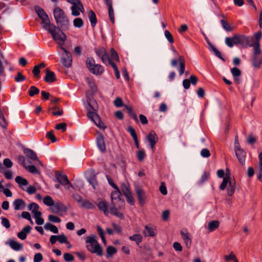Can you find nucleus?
Here are the masks:
<instances>
[{"label":"nucleus","mask_w":262,"mask_h":262,"mask_svg":"<svg viewBox=\"0 0 262 262\" xmlns=\"http://www.w3.org/2000/svg\"><path fill=\"white\" fill-rule=\"evenodd\" d=\"M1 219L2 220V225L4 227H5L7 229H8L10 227L11 225L8 219L3 216H2L1 217Z\"/></svg>","instance_id":"obj_54"},{"label":"nucleus","mask_w":262,"mask_h":262,"mask_svg":"<svg viewBox=\"0 0 262 262\" xmlns=\"http://www.w3.org/2000/svg\"><path fill=\"white\" fill-rule=\"evenodd\" d=\"M13 205L14 210H18L20 209H23L25 207L26 204L23 199H17L14 201Z\"/></svg>","instance_id":"obj_24"},{"label":"nucleus","mask_w":262,"mask_h":262,"mask_svg":"<svg viewBox=\"0 0 262 262\" xmlns=\"http://www.w3.org/2000/svg\"><path fill=\"white\" fill-rule=\"evenodd\" d=\"M24 154L30 159L33 161H39L36 154L33 150L30 148H24L23 150Z\"/></svg>","instance_id":"obj_20"},{"label":"nucleus","mask_w":262,"mask_h":262,"mask_svg":"<svg viewBox=\"0 0 262 262\" xmlns=\"http://www.w3.org/2000/svg\"><path fill=\"white\" fill-rule=\"evenodd\" d=\"M97 231L99 236L101 238L102 242L105 244L106 241L104 237V232L102 228L100 226H97Z\"/></svg>","instance_id":"obj_50"},{"label":"nucleus","mask_w":262,"mask_h":262,"mask_svg":"<svg viewBox=\"0 0 262 262\" xmlns=\"http://www.w3.org/2000/svg\"><path fill=\"white\" fill-rule=\"evenodd\" d=\"M94 51L96 55L101 59L104 63L107 62V59L109 57L107 50L103 47L95 48Z\"/></svg>","instance_id":"obj_12"},{"label":"nucleus","mask_w":262,"mask_h":262,"mask_svg":"<svg viewBox=\"0 0 262 262\" xmlns=\"http://www.w3.org/2000/svg\"><path fill=\"white\" fill-rule=\"evenodd\" d=\"M31 229V227L29 225L25 226L20 232L17 233V237L21 240L25 239L27 237V234L30 232Z\"/></svg>","instance_id":"obj_21"},{"label":"nucleus","mask_w":262,"mask_h":262,"mask_svg":"<svg viewBox=\"0 0 262 262\" xmlns=\"http://www.w3.org/2000/svg\"><path fill=\"white\" fill-rule=\"evenodd\" d=\"M129 240L132 241L136 242L137 245L139 246L140 244L143 240V237L141 234H134V235L129 237Z\"/></svg>","instance_id":"obj_32"},{"label":"nucleus","mask_w":262,"mask_h":262,"mask_svg":"<svg viewBox=\"0 0 262 262\" xmlns=\"http://www.w3.org/2000/svg\"><path fill=\"white\" fill-rule=\"evenodd\" d=\"M56 23L57 26L51 24L50 26L51 30H55V39H53L56 41H60L64 42L67 39V36L63 31H66L69 29V20L67 16H65L60 18L58 22Z\"/></svg>","instance_id":"obj_1"},{"label":"nucleus","mask_w":262,"mask_h":262,"mask_svg":"<svg viewBox=\"0 0 262 262\" xmlns=\"http://www.w3.org/2000/svg\"><path fill=\"white\" fill-rule=\"evenodd\" d=\"M210 173L206 171H205L203 174L202 175L200 180L198 182L199 184H202L206 181L208 178H209Z\"/></svg>","instance_id":"obj_43"},{"label":"nucleus","mask_w":262,"mask_h":262,"mask_svg":"<svg viewBox=\"0 0 262 262\" xmlns=\"http://www.w3.org/2000/svg\"><path fill=\"white\" fill-rule=\"evenodd\" d=\"M159 190L163 195H165L167 194V188L164 182H162L161 183Z\"/></svg>","instance_id":"obj_60"},{"label":"nucleus","mask_w":262,"mask_h":262,"mask_svg":"<svg viewBox=\"0 0 262 262\" xmlns=\"http://www.w3.org/2000/svg\"><path fill=\"white\" fill-rule=\"evenodd\" d=\"M44 81L47 83H53L56 80V75L54 72L50 71L49 69H46V76Z\"/></svg>","instance_id":"obj_18"},{"label":"nucleus","mask_w":262,"mask_h":262,"mask_svg":"<svg viewBox=\"0 0 262 262\" xmlns=\"http://www.w3.org/2000/svg\"><path fill=\"white\" fill-rule=\"evenodd\" d=\"M120 207L119 205H116V206H111L110 208V213L115 216L119 218L121 220H124V216L123 214L119 211L118 210H121L122 209H124L125 208V206L124 207H120V208H119Z\"/></svg>","instance_id":"obj_15"},{"label":"nucleus","mask_w":262,"mask_h":262,"mask_svg":"<svg viewBox=\"0 0 262 262\" xmlns=\"http://www.w3.org/2000/svg\"><path fill=\"white\" fill-rule=\"evenodd\" d=\"M43 202L45 205L47 206H52V205H54V202L51 196L47 195L46 196L43 200Z\"/></svg>","instance_id":"obj_36"},{"label":"nucleus","mask_w":262,"mask_h":262,"mask_svg":"<svg viewBox=\"0 0 262 262\" xmlns=\"http://www.w3.org/2000/svg\"><path fill=\"white\" fill-rule=\"evenodd\" d=\"M83 21L80 17L76 18L73 20V25L75 27L80 28L83 26Z\"/></svg>","instance_id":"obj_37"},{"label":"nucleus","mask_w":262,"mask_h":262,"mask_svg":"<svg viewBox=\"0 0 262 262\" xmlns=\"http://www.w3.org/2000/svg\"><path fill=\"white\" fill-rule=\"evenodd\" d=\"M58 241L61 244H69L67 237L63 234L57 235Z\"/></svg>","instance_id":"obj_48"},{"label":"nucleus","mask_w":262,"mask_h":262,"mask_svg":"<svg viewBox=\"0 0 262 262\" xmlns=\"http://www.w3.org/2000/svg\"><path fill=\"white\" fill-rule=\"evenodd\" d=\"M97 173L93 169H91L88 172V176L86 177L87 181L90 184L92 185L94 189H96L98 186V181L97 180Z\"/></svg>","instance_id":"obj_10"},{"label":"nucleus","mask_w":262,"mask_h":262,"mask_svg":"<svg viewBox=\"0 0 262 262\" xmlns=\"http://www.w3.org/2000/svg\"><path fill=\"white\" fill-rule=\"evenodd\" d=\"M181 238L184 241L187 248L189 249L191 246L192 239L189 233L184 232L183 230H181Z\"/></svg>","instance_id":"obj_17"},{"label":"nucleus","mask_w":262,"mask_h":262,"mask_svg":"<svg viewBox=\"0 0 262 262\" xmlns=\"http://www.w3.org/2000/svg\"><path fill=\"white\" fill-rule=\"evenodd\" d=\"M88 84L92 91V97L97 92V88L95 83L93 81H89Z\"/></svg>","instance_id":"obj_44"},{"label":"nucleus","mask_w":262,"mask_h":262,"mask_svg":"<svg viewBox=\"0 0 262 262\" xmlns=\"http://www.w3.org/2000/svg\"><path fill=\"white\" fill-rule=\"evenodd\" d=\"M25 169L33 174H39L40 171L37 169L35 165L25 166Z\"/></svg>","instance_id":"obj_40"},{"label":"nucleus","mask_w":262,"mask_h":262,"mask_svg":"<svg viewBox=\"0 0 262 262\" xmlns=\"http://www.w3.org/2000/svg\"><path fill=\"white\" fill-rule=\"evenodd\" d=\"M255 40L253 38L251 37L250 38V42H259L260 39H261L262 37V32L261 31H259L258 32H256L255 35Z\"/></svg>","instance_id":"obj_45"},{"label":"nucleus","mask_w":262,"mask_h":262,"mask_svg":"<svg viewBox=\"0 0 262 262\" xmlns=\"http://www.w3.org/2000/svg\"><path fill=\"white\" fill-rule=\"evenodd\" d=\"M164 34L165 37L170 43H172L173 42L174 40L172 35L168 30H166L164 32Z\"/></svg>","instance_id":"obj_59"},{"label":"nucleus","mask_w":262,"mask_h":262,"mask_svg":"<svg viewBox=\"0 0 262 262\" xmlns=\"http://www.w3.org/2000/svg\"><path fill=\"white\" fill-rule=\"evenodd\" d=\"M15 180L20 187H22L23 186H26L28 184V181L21 176H17L15 178Z\"/></svg>","instance_id":"obj_34"},{"label":"nucleus","mask_w":262,"mask_h":262,"mask_svg":"<svg viewBox=\"0 0 262 262\" xmlns=\"http://www.w3.org/2000/svg\"><path fill=\"white\" fill-rule=\"evenodd\" d=\"M114 104L117 107H121L124 106L122 99L120 97H117L114 101Z\"/></svg>","instance_id":"obj_55"},{"label":"nucleus","mask_w":262,"mask_h":262,"mask_svg":"<svg viewBox=\"0 0 262 262\" xmlns=\"http://www.w3.org/2000/svg\"><path fill=\"white\" fill-rule=\"evenodd\" d=\"M3 173L5 178L8 180H11L13 178L12 172L11 170L6 171L5 168L3 170V172H1Z\"/></svg>","instance_id":"obj_61"},{"label":"nucleus","mask_w":262,"mask_h":262,"mask_svg":"<svg viewBox=\"0 0 262 262\" xmlns=\"http://www.w3.org/2000/svg\"><path fill=\"white\" fill-rule=\"evenodd\" d=\"M87 98L89 106L92 110L87 108V117L93 121L98 127L104 130L106 128V126L104 125L99 115L96 113L98 108L97 101L95 100L92 99L90 96H87Z\"/></svg>","instance_id":"obj_2"},{"label":"nucleus","mask_w":262,"mask_h":262,"mask_svg":"<svg viewBox=\"0 0 262 262\" xmlns=\"http://www.w3.org/2000/svg\"><path fill=\"white\" fill-rule=\"evenodd\" d=\"M225 43L230 48H232L235 45L245 49L249 47L251 43L250 37L243 34H236L232 37H227Z\"/></svg>","instance_id":"obj_3"},{"label":"nucleus","mask_w":262,"mask_h":262,"mask_svg":"<svg viewBox=\"0 0 262 262\" xmlns=\"http://www.w3.org/2000/svg\"><path fill=\"white\" fill-rule=\"evenodd\" d=\"M0 125L3 129H7L8 122L6 120L1 108H0Z\"/></svg>","instance_id":"obj_30"},{"label":"nucleus","mask_w":262,"mask_h":262,"mask_svg":"<svg viewBox=\"0 0 262 262\" xmlns=\"http://www.w3.org/2000/svg\"><path fill=\"white\" fill-rule=\"evenodd\" d=\"M111 193V206L119 205L120 207L125 206V201L122 197L121 192L119 188L115 189Z\"/></svg>","instance_id":"obj_7"},{"label":"nucleus","mask_w":262,"mask_h":262,"mask_svg":"<svg viewBox=\"0 0 262 262\" xmlns=\"http://www.w3.org/2000/svg\"><path fill=\"white\" fill-rule=\"evenodd\" d=\"M9 246L15 251H19L23 249V246L21 244L13 239L9 240Z\"/></svg>","instance_id":"obj_29"},{"label":"nucleus","mask_w":262,"mask_h":262,"mask_svg":"<svg viewBox=\"0 0 262 262\" xmlns=\"http://www.w3.org/2000/svg\"><path fill=\"white\" fill-rule=\"evenodd\" d=\"M220 225V222L217 220L212 221L209 222L208 225V230L212 232L217 229Z\"/></svg>","instance_id":"obj_33"},{"label":"nucleus","mask_w":262,"mask_h":262,"mask_svg":"<svg viewBox=\"0 0 262 262\" xmlns=\"http://www.w3.org/2000/svg\"><path fill=\"white\" fill-rule=\"evenodd\" d=\"M81 206L82 207L85 208L87 209H93L95 207L94 205L91 202H90L89 200H84L82 202Z\"/></svg>","instance_id":"obj_38"},{"label":"nucleus","mask_w":262,"mask_h":262,"mask_svg":"<svg viewBox=\"0 0 262 262\" xmlns=\"http://www.w3.org/2000/svg\"><path fill=\"white\" fill-rule=\"evenodd\" d=\"M95 60L92 57H88L86 60V67L90 71V69L93 68L94 66H95Z\"/></svg>","instance_id":"obj_39"},{"label":"nucleus","mask_w":262,"mask_h":262,"mask_svg":"<svg viewBox=\"0 0 262 262\" xmlns=\"http://www.w3.org/2000/svg\"><path fill=\"white\" fill-rule=\"evenodd\" d=\"M121 191L124 195H126L131 193L129 187L125 184H123L121 185Z\"/></svg>","instance_id":"obj_56"},{"label":"nucleus","mask_w":262,"mask_h":262,"mask_svg":"<svg viewBox=\"0 0 262 262\" xmlns=\"http://www.w3.org/2000/svg\"><path fill=\"white\" fill-rule=\"evenodd\" d=\"M34 10L38 16L41 20V25L43 28L47 30L52 35L53 39H55V30H51L50 20L47 13L42 8L38 6H35Z\"/></svg>","instance_id":"obj_4"},{"label":"nucleus","mask_w":262,"mask_h":262,"mask_svg":"<svg viewBox=\"0 0 262 262\" xmlns=\"http://www.w3.org/2000/svg\"><path fill=\"white\" fill-rule=\"evenodd\" d=\"M221 24L223 28L227 32H231L233 30L232 27H231L230 25L225 20L221 19Z\"/></svg>","instance_id":"obj_35"},{"label":"nucleus","mask_w":262,"mask_h":262,"mask_svg":"<svg viewBox=\"0 0 262 262\" xmlns=\"http://www.w3.org/2000/svg\"><path fill=\"white\" fill-rule=\"evenodd\" d=\"M235 181L234 180L233 181L231 180L230 176V170L227 168L226 169V176L219 186V189L224 190L227 188V195L229 196H232L235 192Z\"/></svg>","instance_id":"obj_5"},{"label":"nucleus","mask_w":262,"mask_h":262,"mask_svg":"<svg viewBox=\"0 0 262 262\" xmlns=\"http://www.w3.org/2000/svg\"><path fill=\"white\" fill-rule=\"evenodd\" d=\"M251 63L255 69H259L262 64V55H252Z\"/></svg>","instance_id":"obj_16"},{"label":"nucleus","mask_w":262,"mask_h":262,"mask_svg":"<svg viewBox=\"0 0 262 262\" xmlns=\"http://www.w3.org/2000/svg\"><path fill=\"white\" fill-rule=\"evenodd\" d=\"M111 59H113L114 60L117 61H119L118 55L116 50L114 48H111Z\"/></svg>","instance_id":"obj_58"},{"label":"nucleus","mask_w":262,"mask_h":262,"mask_svg":"<svg viewBox=\"0 0 262 262\" xmlns=\"http://www.w3.org/2000/svg\"><path fill=\"white\" fill-rule=\"evenodd\" d=\"M53 15L56 22H58L60 18L66 16L63 10L59 7H57L54 9Z\"/></svg>","instance_id":"obj_22"},{"label":"nucleus","mask_w":262,"mask_h":262,"mask_svg":"<svg viewBox=\"0 0 262 262\" xmlns=\"http://www.w3.org/2000/svg\"><path fill=\"white\" fill-rule=\"evenodd\" d=\"M146 139L149 142L150 147L154 149L158 141V137L156 132L153 130H151L146 136Z\"/></svg>","instance_id":"obj_14"},{"label":"nucleus","mask_w":262,"mask_h":262,"mask_svg":"<svg viewBox=\"0 0 262 262\" xmlns=\"http://www.w3.org/2000/svg\"><path fill=\"white\" fill-rule=\"evenodd\" d=\"M46 137L51 140L52 143H55L57 141V139L54 134V130H51L48 132L46 134Z\"/></svg>","instance_id":"obj_46"},{"label":"nucleus","mask_w":262,"mask_h":262,"mask_svg":"<svg viewBox=\"0 0 262 262\" xmlns=\"http://www.w3.org/2000/svg\"><path fill=\"white\" fill-rule=\"evenodd\" d=\"M44 228L46 230H50L54 233L57 234L59 232L58 228L55 225H53L50 223H47L45 225Z\"/></svg>","instance_id":"obj_31"},{"label":"nucleus","mask_w":262,"mask_h":262,"mask_svg":"<svg viewBox=\"0 0 262 262\" xmlns=\"http://www.w3.org/2000/svg\"><path fill=\"white\" fill-rule=\"evenodd\" d=\"M136 193L139 203L141 206H143L145 203V194L144 191L141 188L136 189Z\"/></svg>","instance_id":"obj_19"},{"label":"nucleus","mask_w":262,"mask_h":262,"mask_svg":"<svg viewBox=\"0 0 262 262\" xmlns=\"http://www.w3.org/2000/svg\"><path fill=\"white\" fill-rule=\"evenodd\" d=\"M39 90L34 85L31 86L29 91V95L30 97H33L35 95L38 94Z\"/></svg>","instance_id":"obj_42"},{"label":"nucleus","mask_w":262,"mask_h":262,"mask_svg":"<svg viewBox=\"0 0 262 262\" xmlns=\"http://www.w3.org/2000/svg\"><path fill=\"white\" fill-rule=\"evenodd\" d=\"M97 236L92 235L91 236L86 237V243L90 244V245H86V247L89 251L92 253H96L99 256L103 254V249L96 239Z\"/></svg>","instance_id":"obj_6"},{"label":"nucleus","mask_w":262,"mask_h":262,"mask_svg":"<svg viewBox=\"0 0 262 262\" xmlns=\"http://www.w3.org/2000/svg\"><path fill=\"white\" fill-rule=\"evenodd\" d=\"M97 231L99 236L101 238L102 242L105 244L106 241L104 237V232L102 228L100 226H97Z\"/></svg>","instance_id":"obj_49"},{"label":"nucleus","mask_w":262,"mask_h":262,"mask_svg":"<svg viewBox=\"0 0 262 262\" xmlns=\"http://www.w3.org/2000/svg\"><path fill=\"white\" fill-rule=\"evenodd\" d=\"M145 156V152L143 149L139 150L137 152V157L139 161H142Z\"/></svg>","instance_id":"obj_52"},{"label":"nucleus","mask_w":262,"mask_h":262,"mask_svg":"<svg viewBox=\"0 0 262 262\" xmlns=\"http://www.w3.org/2000/svg\"><path fill=\"white\" fill-rule=\"evenodd\" d=\"M126 130L128 133H129V134H130V136L132 137L133 140L136 139L137 138H138L137 133L135 131V130L134 129V128L132 126H128L126 129Z\"/></svg>","instance_id":"obj_47"},{"label":"nucleus","mask_w":262,"mask_h":262,"mask_svg":"<svg viewBox=\"0 0 262 262\" xmlns=\"http://www.w3.org/2000/svg\"><path fill=\"white\" fill-rule=\"evenodd\" d=\"M67 126V123L63 122V123H61L57 124L55 126V128L57 130L61 129V132L62 133H64L66 131Z\"/></svg>","instance_id":"obj_53"},{"label":"nucleus","mask_w":262,"mask_h":262,"mask_svg":"<svg viewBox=\"0 0 262 262\" xmlns=\"http://www.w3.org/2000/svg\"><path fill=\"white\" fill-rule=\"evenodd\" d=\"M14 79L16 82H19L24 81L26 79V77L21 72H18Z\"/></svg>","instance_id":"obj_63"},{"label":"nucleus","mask_w":262,"mask_h":262,"mask_svg":"<svg viewBox=\"0 0 262 262\" xmlns=\"http://www.w3.org/2000/svg\"><path fill=\"white\" fill-rule=\"evenodd\" d=\"M143 233L145 237H154L156 235V230L152 227H149L148 225L145 226V230L143 231Z\"/></svg>","instance_id":"obj_26"},{"label":"nucleus","mask_w":262,"mask_h":262,"mask_svg":"<svg viewBox=\"0 0 262 262\" xmlns=\"http://www.w3.org/2000/svg\"><path fill=\"white\" fill-rule=\"evenodd\" d=\"M96 141L97 146L99 150L102 153L105 152L106 151V146L104 141V138L101 133H97Z\"/></svg>","instance_id":"obj_11"},{"label":"nucleus","mask_w":262,"mask_h":262,"mask_svg":"<svg viewBox=\"0 0 262 262\" xmlns=\"http://www.w3.org/2000/svg\"><path fill=\"white\" fill-rule=\"evenodd\" d=\"M104 71L103 67L99 64H96L93 68L90 69V72L96 75H101Z\"/></svg>","instance_id":"obj_25"},{"label":"nucleus","mask_w":262,"mask_h":262,"mask_svg":"<svg viewBox=\"0 0 262 262\" xmlns=\"http://www.w3.org/2000/svg\"><path fill=\"white\" fill-rule=\"evenodd\" d=\"M249 47H253L252 55H262L259 42H251Z\"/></svg>","instance_id":"obj_27"},{"label":"nucleus","mask_w":262,"mask_h":262,"mask_svg":"<svg viewBox=\"0 0 262 262\" xmlns=\"http://www.w3.org/2000/svg\"><path fill=\"white\" fill-rule=\"evenodd\" d=\"M234 148L235 155L239 162L242 165H244L246 156V153L244 149L241 148L240 147H238L237 145H235Z\"/></svg>","instance_id":"obj_13"},{"label":"nucleus","mask_w":262,"mask_h":262,"mask_svg":"<svg viewBox=\"0 0 262 262\" xmlns=\"http://www.w3.org/2000/svg\"><path fill=\"white\" fill-rule=\"evenodd\" d=\"M98 209L103 212L105 215L107 216L110 213L108 210L107 203L105 201H100L97 205Z\"/></svg>","instance_id":"obj_23"},{"label":"nucleus","mask_w":262,"mask_h":262,"mask_svg":"<svg viewBox=\"0 0 262 262\" xmlns=\"http://www.w3.org/2000/svg\"><path fill=\"white\" fill-rule=\"evenodd\" d=\"M40 69H39V67H37L36 66H35L32 70V73L34 75V76L36 78H39L40 77Z\"/></svg>","instance_id":"obj_62"},{"label":"nucleus","mask_w":262,"mask_h":262,"mask_svg":"<svg viewBox=\"0 0 262 262\" xmlns=\"http://www.w3.org/2000/svg\"><path fill=\"white\" fill-rule=\"evenodd\" d=\"M48 220L49 221L53 223H57L61 222V219L57 216L54 215H49L48 216Z\"/></svg>","instance_id":"obj_57"},{"label":"nucleus","mask_w":262,"mask_h":262,"mask_svg":"<svg viewBox=\"0 0 262 262\" xmlns=\"http://www.w3.org/2000/svg\"><path fill=\"white\" fill-rule=\"evenodd\" d=\"M57 43L60 46L61 49L64 52V54L62 55L61 58V62L63 66L66 68H69L72 66V57L71 52L68 51L65 48L63 47V42L56 41Z\"/></svg>","instance_id":"obj_8"},{"label":"nucleus","mask_w":262,"mask_h":262,"mask_svg":"<svg viewBox=\"0 0 262 262\" xmlns=\"http://www.w3.org/2000/svg\"><path fill=\"white\" fill-rule=\"evenodd\" d=\"M88 17L91 23V26L94 28L96 26L97 23L96 15L92 10H91L88 13Z\"/></svg>","instance_id":"obj_28"},{"label":"nucleus","mask_w":262,"mask_h":262,"mask_svg":"<svg viewBox=\"0 0 262 262\" xmlns=\"http://www.w3.org/2000/svg\"><path fill=\"white\" fill-rule=\"evenodd\" d=\"M51 212L55 213L58 214L59 212V205L58 204L57 202L54 203V205H52L51 206Z\"/></svg>","instance_id":"obj_64"},{"label":"nucleus","mask_w":262,"mask_h":262,"mask_svg":"<svg viewBox=\"0 0 262 262\" xmlns=\"http://www.w3.org/2000/svg\"><path fill=\"white\" fill-rule=\"evenodd\" d=\"M55 177L57 181L62 186L68 185L67 189L73 188V185L69 180L66 174L59 171H55Z\"/></svg>","instance_id":"obj_9"},{"label":"nucleus","mask_w":262,"mask_h":262,"mask_svg":"<svg viewBox=\"0 0 262 262\" xmlns=\"http://www.w3.org/2000/svg\"><path fill=\"white\" fill-rule=\"evenodd\" d=\"M117 252V249L112 246H110L106 248L107 257L111 256Z\"/></svg>","instance_id":"obj_41"},{"label":"nucleus","mask_w":262,"mask_h":262,"mask_svg":"<svg viewBox=\"0 0 262 262\" xmlns=\"http://www.w3.org/2000/svg\"><path fill=\"white\" fill-rule=\"evenodd\" d=\"M231 73L233 77H239L242 74L241 70L236 67H233L231 69Z\"/></svg>","instance_id":"obj_51"}]
</instances>
